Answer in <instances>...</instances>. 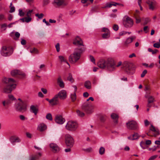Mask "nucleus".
Instances as JSON below:
<instances>
[{"label":"nucleus","mask_w":160,"mask_h":160,"mask_svg":"<svg viewBox=\"0 0 160 160\" xmlns=\"http://www.w3.org/2000/svg\"><path fill=\"white\" fill-rule=\"evenodd\" d=\"M98 67L101 68H105L109 72L115 70V62L112 58H108L106 60L101 59L98 63Z\"/></svg>","instance_id":"1"},{"label":"nucleus","mask_w":160,"mask_h":160,"mask_svg":"<svg viewBox=\"0 0 160 160\" xmlns=\"http://www.w3.org/2000/svg\"><path fill=\"white\" fill-rule=\"evenodd\" d=\"M3 83L6 84V86L3 89V92L6 93H10L14 89L16 86V81L12 78H4L3 80Z\"/></svg>","instance_id":"2"},{"label":"nucleus","mask_w":160,"mask_h":160,"mask_svg":"<svg viewBox=\"0 0 160 160\" xmlns=\"http://www.w3.org/2000/svg\"><path fill=\"white\" fill-rule=\"evenodd\" d=\"M85 50V48L84 47L76 48L73 53L69 56V60L70 62L72 63L76 62L80 59L81 54Z\"/></svg>","instance_id":"3"},{"label":"nucleus","mask_w":160,"mask_h":160,"mask_svg":"<svg viewBox=\"0 0 160 160\" xmlns=\"http://www.w3.org/2000/svg\"><path fill=\"white\" fill-rule=\"evenodd\" d=\"M125 71L128 74H132L134 72L135 68L134 66L131 63L125 62L122 65Z\"/></svg>","instance_id":"4"},{"label":"nucleus","mask_w":160,"mask_h":160,"mask_svg":"<svg viewBox=\"0 0 160 160\" xmlns=\"http://www.w3.org/2000/svg\"><path fill=\"white\" fill-rule=\"evenodd\" d=\"M15 108L18 111L23 112L26 110V105L24 102L21 101V102L15 104Z\"/></svg>","instance_id":"5"},{"label":"nucleus","mask_w":160,"mask_h":160,"mask_svg":"<svg viewBox=\"0 0 160 160\" xmlns=\"http://www.w3.org/2000/svg\"><path fill=\"white\" fill-rule=\"evenodd\" d=\"M65 127L68 130L73 131L77 129L78 124L76 122L70 121L68 122Z\"/></svg>","instance_id":"6"},{"label":"nucleus","mask_w":160,"mask_h":160,"mask_svg":"<svg viewBox=\"0 0 160 160\" xmlns=\"http://www.w3.org/2000/svg\"><path fill=\"white\" fill-rule=\"evenodd\" d=\"M13 52L12 48L10 47L3 46L1 51V53L4 56H8L11 55Z\"/></svg>","instance_id":"7"},{"label":"nucleus","mask_w":160,"mask_h":160,"mask_svg":"<svg viewBox=\"0 0 160 160\" xmlns=\"http://www.w3.org/2000/svg\"><path fill=\"white\" fill-rule=\"evenodd\" d=\"M65 143L66 145L70 148L72 147L74 144V141L71 136L67 134L65 137Z\"/></svg>","instance_id":"8"},{"label":"nucleus","mask_w":160,"mask_h":160,"mask_svg":"<svg viewBox=\"0 0 160 160\" xmlns=\"http://www.w3.org/2000/svg\"><path fill=\"white\" fill-rule=\"evenodd\" d=\"M123 24L125 27L130 28L132 26L133 22L131 18L128 16H126L123 21Z\"/></svg>","instance_id":"9"},{"label":"nucleus","mask_w":160,"mask_h":160,"mask_svg":"<svg viewBox=\"0 0 160 160\" xmlns=\"http://www.w3.org/2000/svg\"><path fill=\"white\" fill-rule=\"evenodd\" d=\"M146 134L149 136H154L156 137L159 134V132L152 125H151V127L150 128V130L148 132L146 133Z\"/></svg>","instance_id":"10"},{"label":"nucleus","mask_w":160,"mask_h":160,"mask_svg":"<svg viewBox=\"0 0 160 160\" xmlns=\"http://www.w3.org/2000/svg\"><path fill=\"white\" fill-rule=\"evenodd\" d=\"M126 125L128 128L129 129L135 130L137 128V124L135 121H129L126 123Z\"/></svg>","instance_id":"11"},{"label":"nucleus","mask_w":160,"mask_h":160,"mask_svg":"<svg viewBox=\"0 0 160 160\" xmlns=\"http://www.w3.org/2000/svg\"><path fill=\"white\" fill-rule=\"evenodd\" d=\"M147 3L148 5L150 10L153 11L156 8L157 3L155 0H148L147 1Z\"/></svg>","instance_id":"12"},{"label":"nucleus","mask_w":160,"mask_h":160,"mask_svg":"<svg viewBox=\"0 0 160 160\" xmlns=\"http://www.w3.org/2000/svg\"><path fill=\"white\" fill-rule=\"evenodd\" d=\"M53 5L56 7L61 6H66L67 5V3L65 2V0H54Z\"/></svg>","instance_id":"13"},{"label":"nucleus","mask_w":160,"mask_h":160,"mask_svg":"<svg viewBox=\"0 0 160 160\" xmlns=\"http://www.w3.org/2000/svg\"><path fill=\"white\" fill-rule=\"evenodd\" d=\"M11 74L12 76L14 77H16L19 75L22 78H24L26 76V74L18 70H14L12 71L11 72Z\"/></svg>","instance_id":"14"},{"label":"nucleus","mask_w":160,"mask_h":160,"mask_svg":"<svg viewBox=\"0 0 160 160\" xmlns=\"http://www.w3.org/2000/svg\"><path fill=\"white\" fill-rule=\"evenodd\" d=\"M56 95L57 96L58 98H59L61 99H65L67 97L66 92L64 90H61Z\"/></svg>","instance_id":"15"},{"label":"nucleus","mask_w":160,"mask_h":160,"mask_svg":"<svg viewBox=\"0 0 160 160\" xmlns=\"http://www.w3.org/2000/svg\"><path fill=\"white\" fill-rule=\"evenodd\" d=\"M74 44L77 46H84L83 44L82 41L81 39L78 36L74 40L73 42Z\"/></svg>","instance_id":"16"},{"label":"nucleus","mask_w":160,"mask_h":160,"mask_svg":"<svg viewBox=\"0 0 160 160\" xmlns=\"http://www.w3.org/2000/svg\"><path fill=\"white\" fill-rule=\"evenodd\" d=\"M56 122L59 124H62L65 122V119L61 116H57L55 119Z\"/></svg>","instance_id":"17"},{"label":"nucleus","mask_w":160,"mask_h":160,"mask_svg":"<svg viewBox=\"0 0 160 160\" xmlns=\"http://www.w3.org/2000/svg\"><path fill=\"white\" fill-rule=\"evenodd\" d=\"M50 147L52 151L54 152H57L59 151L60 149L57 144L52 143L50 144Z\"/></svg>","instance_id":"18"},{"label":"nucleus","mask_w":160,"mask_h":160,"mask_svg":"<svg viewBox=\"0 0 160 160\" xmlns=\"http://www.w3.org/2000/svg\"><path fill=\"white\" fill-rule=\"evenodd\" d=\"M135 36H132L131 37L128 38L124 42V45L125 47H127L128 45L132 42L134 39H135Z\"/></svg>","instance_id":"19"},{"label":"nucleus","mask_w":160,"mask_h":160,"mask_svg":"<svg viewBox=\"0 0 160 160\" xmlns=\"http://www.w3.org/2000/svg\"><path fill=\"white\" fill-rule=\"evenodd\" d=\"M57 82L59 86L62 88L64 87V83L61 76H59L57 79Z\"/></svg>","instance_id":"20"},{"label":"nucleus","mask_w":160,"mask_h":160,"mask_svg":"<svg viewBox=\"0 0 160 160\" xmlns=\"http://www.w3.org/2000/svg\"><path fill=\"white\" fill-rule=\"evenodd\" d=\"M58 100L57 96L55 95L52 98L50 99V104L52 106L56 105L58 104Z\"/></svg>","instance_id":"21"},{"label":"nucleus","mask_w":160,"mask_h":160,"mask_svg":"<svg viewBox=\"0 0 160 160\" xmlns=\"http://www.w3.org/2000/svg\"><path fill=\"white\" fill-rule=\"evenodd\" d=\"M33 11V10H29L26 13V18H27L26 21L28 22H30L32 20L31 15Z\"/></svg>","instance_id":"22"},{"label":"nucleus","mask_w":160,"mask_h":160,"mask_svg":"<svg viewBox=\"0 0 160 160\" xmlns=\"http://www.w3.org/2000/svg\"><path fill=\"white\" fill-rule=\"evenodd\" d=\"M10 140L12 143L15 142H18L21 141L20 139L18 137L15 136L11 137L10 139Z\"/></svg>","instance_id":"23"},{"label":"nucleus","mask_w":160,"mask_h":160,"mask_svg":"<svg viewBox=\"0 0 160 160\" xmlns=\"http://www.w3.org/2000/svg\"><path fill=\"white\" fill-rule=\"evenodd\" d=\"M82 108L88 113H89L92 112L91 108L88 105L85 104L83 105Z\"/></svg>","instance_id":"24"},{"label":"nucleus","mask_w":160,"mask_h":160,"mask_svg":"<svg viewBox=\"0 0 160 160\" xmlns=\"http://www.w3.org/2000/svg\"><path fill=\"white\" fill-rule=\"evenodd\" d=\"M112 118L113 120L115 123H117L118 122V116L116 113H112L111 115Z\"/></svg>","instance_id":"25"},{"label":"nucleus","mask_w":160,"mask_h":160,"mask_svg":"<svg viewBox=\"0 0 160 160\" xmlns=\"http://www.w3.org/2000/svg\"><path fill=\"white\" fill-rule=\"evenodd\" d=\"M10 36L12 37L14 39L16 40L19 37L20 34L18 32H16L15 33L12 32L10 34Z\"/></svg>","instance_id":"26"},{"label":"nucleus","mask_w":160,"mask_h":160,"mask_svg":"<svg viewBox=\"0 0 160 160\" xmlns=\"http://www.w3.org/2000/svg\"><path fill=\"white\" fill-rule=\"evenodd\" d=\"M38 128L40 131H43L46 129L47 126L44 123H41L38 126Z\"/></svg>","instance_id":"27"},{"label":"nucleus","mask_w":160,"mask_h":160,"mask_svg":"<svg viewBox=\"0 0 160 160\" xmlns=\"http://www.w3.org/2000/svg\"><path fill=\"white\" fill-rule=\"evenodd\" d=\"M117 5H121L122 6V4H120L118 3H115V2H113L112 3H107L106 4V6H105V8H110L112 7V6H116Z\"/></svg>","instance_id":"28"},{"label":"nucleus","mask_w":160,"mask_h":160,"mask_svg":"<svg viewBox=\"0 0 160 160\" xmlns=\"http://www.w3.org/2000/svg\"><path fill=\"white\" fill-rule=\"evenodd\" d=\"M138 138V135L137 133H135L133 135L128 137V138L131 140H134L137 139Z\"/></svg>","instance_id":"29"},{"label":"nucleus","mask_w":160,"mask_h":160,"mask_svg":"<svg viewBox=\"0 0 160 160\" xmlns=\"http://www.w3.org/2000/svg\"><path fill=\"white\" fill-rule=\"evenodd\" d=\"M30 109L31 111L34 113L35 115H36L38 112V109L37 107L34 105H32L30 107Z\"/></svg>","instance_id":"30"},{"label":"nucleus","mask_w":160,"mask_h":160,"mask_svg":"<svg viewBox=\"0 0 160 160\" xmlns=\"http://www.w3.org/2000/svg\"><path fill=\"white\" fill-rule=\"evenodd\" d=\"M84 86L88 89H90L91 87V84L90 81H86L84 83Z\"/></svg>","instance_id":"31"},{"label":"nucleus","mask_w":160,"mask_h":160,"mask_svg":"<svg viewBox=\"0 0 160 160\" xmlns=\"http://www.w3.org/2000/svg\"><path fill=\"white\" fill-rule=\"evenodd\" d=\"M42 155V153L41 152H39L38 153L37 155L33 156L31 157L30 160H37L38 159L39 157H40Z\"/></svg>","instance_id":"32"},{"label":"nucleus","mask_w":160,"mask_h":160,"mask_svg":"<svg viewBox=\"0 0 160 160\" xmlns=\"http://www.w3.org/2000/svg\"><path fill=\"white\" fill-rule=\"evenodd\" d=\"M58 58L61 62H66L69 65L68 63V62L67 60L64 57L62 56H59Z\"/></svg>","instance_id":"33"},{"label":"nucleus","mask_w":160,"mask_h":160,"mask_svg":"<svg viewBox=\"0 0 160 160\" xmlns=\"http://www.w3.org/2000/svg\"><path fill=\"white\" fill-rule=\"evenodd\" d=\"M110 35V32L104 33L102 35V37L103 39H107L108 38Z\"/></svg>","instance_id":"34"},{"label":"nucleus","mask_w":160,"mask_h":160,"mask_svg":"<svg viewBox=\"0 0 160 160\" xmlns=\"http://www.w3.org/2000/svg\"><path fill=\"white\" fill-rule=\"evenodd\" d=\"M70 97L72 101H74L76 98V95L75 92L72 93L70 95Z\"/></svg>","instance_id":"35"},{"label":"nucleus","mask_w":160,"mask_h":160,"mask_svg":"<svg viewBox=\"0 0 160 160\" xmlns=\"http://www.w3.org/2000/svg\"><path fill=\"white\" fill-rule=\"evenodd\" d=\"M11 101L9 99H7L6 101H3L2 102L3 105L4 106L8 105L11 103Z\"/></svg>","instance_id":"36"},{"label":"nucleus","mask_w":160,"mask_h":160,"mask_svg":"<svg viewBox=\"0 0 160 160\" xmlns=\"http://www.w3.org/2000/svg\"><path fill=\"white\" fill-rule=\"evenodd\" d=\"M148 51L149 52H152V54H154L157 53V52H158V50L157 49H155L153 50L150 48H148Z\"/></svg>","instance_id":"37"},{"label":"nucleus","mask_w":160,"mask_h":160,"mask_svg":"<svg viewBox=\"0 0 160 160\" xmlns=\"http://www.w3.org/2000/svg\"><path fill=\"white\" fill-rule=\"evenodd\" d=\"M30 52L31 53H34L35 54H38L39 53V52L38 50L35 48H34L32 49H31Z\"/></svg>","instance_id":"38"},{"label":"nucleus","mask_w":160,"mask_h":160,"mask_svg":"<svg viewBox=\"0 0 160 160\" xmlns=\"http://www.w3.org/2000/svg\"><path fill=\"white\" fill-rule=\"evenodd\" d=\"M135 18L136 20V22L137 23H138L140 22L141 19L139 15H136Z\"/></svg>","instance_id":"39"},{"label":"nucleus","mask_w":160,"mask_h":160,"mask_svg":"<svg viewBox=\"0 0 160 160\" xmlns=\"http://www.w3.org/2000/svg\"><path fill=\"white\" fill-rule=\"evenodd\" d=\"M105 152V148L103 147H101L99 150V153L100 155H102Z\"/></svg>","instance_id":"40"},{"label":"nucleus","mask_w":160,"mask_h":160,"mask_svg":"<svg viewBox=\"0 0 160 160\" xmlns=\"http://www.w3.org/2000/svg\"><path fill=\"white\" fill-rule=\"evenodd\" d=\"M68 80L72 82H74V79L72 77V75L71 73L69 74V76L67 78Z\"/></svg>","instance_id":"41"},{"label":"nucleus","mask_w":160,"mask_h":160,"mask_svg":"<svg viewBox=\"0 0 160 160\" xmlns=\"http://www.w3.org/2000/svg\"><path fill=\"white\" fill-rule=\"evenodd\" d=\"M146 97L148 98V97L146 96ZM154 99L151 96H149L148 97V102L149 103H152L154 102Z\"/></svg>","instance_id":"42"},{"label":"nucleus","mask_w":160,"mask_h":160,"mask_svg":"<svg viewBox=\"0 0 160 160\" xmlns=\"http://www.w3.org/2000/svg\"><path fill=\"white\" fill-rule=\"evenodd\" d=\"M145 142L144 141H141L140 143V145L143 149H145L146 148Z\"/></svg>","instance_id":"43"},{"label":"nucleus","mask_w":160,"mask_h":160,"mask_svg":"<svg viewBox=\"0 0 160 160\" xmlns=\"http://www.w3.org/2000/svg\"><path fill=\"white\" fill-rule=\"evenodd\" d=\"M12 3H11L10 6V11H9V12L12 13L14 12L15 11V8L14 6H12Z\"/></svg>","instance_id":"44"},{"label":"nucleus","mask_w":160,"mask_h":160,"mask_svg":"<svg viewBox=\"0 0 160 160\" xmlns=\"http://www.w3.org/2000/svg\"><path fill=\"white\" fill-rule=\"evenodd\" d=\"M46 118L47 119L50 120H52V118L51 114L50 113H48L46 116Z\"/></svg>","instance_id":"45"},{"label":"nucleus","mask_w":160,"mask_h":160,"mask_svg":"<svg viewBox=\"0 0 160 160\" xmlns=\"http://www.w3.org/2000/svg\"><path fill=\"white\" fill-rule=\"evenodd\" d=\"M143 20L144 21V25H146L150 21V19L149 18H144Z\"/></svg>","instance_id":"46"},{"label":"nucleus","mask_w":160,"mask_h":160,"mask_svg":"<svg viewBox=\"0 0 160 160\" xmlns=\"http://www.w3.org/2000/svg\"><path fill=\"white\" fill-rule=\"evenodd\" d=\"M78 115L81 117L84 116V114L83 112H81L80 111L78 110L77 111Z\"/></svg>","instance_id":"47"},{"label":"nucleus","mask_w":160,"mask_h":160,"mask_svg":"<svg viewBox=\"0 0 160 160\" xmlns=\"http://www.w3.org/2000/svg\"><path fill=\"white\" fill-rule=\"evenodd\" d=\"M18 14L21 17H22L24 15L25 13L24 12H23V11L21 9H19Z\"/></svg>","instance_id":"48"},{"label":"nucleus","mask_w":160,"mask_h":160,"mask_svg":"<svg viewBox=\"0 0 160 160\" xmlns=\"http://www.w3.org/2000/svg\"><path fill=\"white\" fill-rule=\"evenodd\" d=\"M55 48H56L57 51L58 52H59L60 50V44L59 43H58L56 44L55 45Z\"/></svg>","instance_id":"49"},{"label":"nucleus","mask_w":160,"mask_h":160,"mask_svg":"<svg viewBox=\"0 0 160 160\" xmlns=\"http://www.w3.org/2000/svg\"><path fill=\"white\" fill-rule=\"evenodd\" d=\"M43 16H44V15L42 13H41L40 14H38L37 13L35 14V16L38 17V18L39 19L42 18H43Z\"/></svg>","instance_id":"50"},{"label":"nucleus","mask_w":160,"mask_h":160,"mask_svg":"<svg viewBox=\"0 0 160 160\" xmlns=\"http://www.w3.org/2000/svg\"><path fill=\"white\" fill-rule=\"evenodd\" d=\"M102 32H105V33L110 32L109 30L106 28H103L102 29Z\"/></svg>","instance_id":"51"},{"label":"nucleus","mask_w":160,"mask_h":160,"mask_svg":"<svg viewBox=\"0 0 160 160\" xmlns=\"http://www.w3.org/2000/svg\"><path fill=\"white\" fill-rule=\"evenodd\" d=\"M112 28L115 31H117L118 30L119 28V27L118 25L115 24L113 25Z\"/></svg>","instance_id":"52"},{"label":"nucleus","mask_w":160,"mask_h":160,"mask_svg":"<svg viewBox=\"0 0 160 160\" xmlns=\"http://www.w3.org/2000/svg\"><path fill=\"white\" fill-rule=\"evenodd\" d=\"M106 118V116H101L100 118V120L102 122H104Z\"/></svg>","instance_id":"53"},{"label":"nucleus","mask_w":160,"mask_h":160,"mask_svg":"<svg viewBox=\"0 0 160 160\" xmlns=\"http://www.w3.org/2000/svg\"><path fill=\"white\" fill-rule=\"evenodd\" d=\"M147 71L146 70H144L141 75V77L142 78H143L144 77L146 74L147 73Z\"/></svg>","instance_id":"54"},{"label":"nucleus","mask_w":160,"mask_h":160,"mask_svg":"<svg viewBox=\"0 0 160 160\" xmlns=\"http://www.w3.org/2000/svg\"><path fill=\"white\" fill-rule=\"evenodd\" d=\"M85 151L88 152H91L93 151V149L91 148H89L86 149Z\"/></svg>","instance_id":"55"},{"label":"nucleus","mask_w":160,"mask_h":160,"mask_svg":"<svg viewBox=\"0 0 160 160\" xmlns=\"http://www.w3.org/2000/svg\"><path fill=\"white\" fill-rule=\"evenodd\" d=\"M127 32L124 31H122L119 32V35L121 36L125 35L127 33Z\"/></svg>","instance_id":"56"},{"label":"nucleus","mask_w":160,"mask_h":160,"mask_svg":"<svg viewBox=\"0 0 160 160\" xmlns=\"http://www.w3.org/2000/svg\"><path fill=\"white\" fill-rule=\"evenodd\" d=\"M19 118L20 119L23 121H24L25 120L27 119V118L25 117L23 115H20L19 116Z\"/></svg>","instance_id":"57"},{"label":"nucleus","mask_w":160,"mask_h":160,"mask_svg":"<svg viewBox=\"0 0 160 160\" xmlns=\"http://www.w3.org/2000/svg\"><path fill=\"white\" fill-rule=\"evenodd\" d=\"M8 97L10 100H13L15 99V98H14L13 96L12 95L9 94L8 95Z\"/></svg>","instance_id":"58"},{"label":"nucleus","mask_w":160,"mask_h":160,"mask_svg":"<svg viewBox=\"0 0 160 160\" xmlns=\"http://www.w3.org/2000/svg\"><path fill=\"white\" fill-rule=\"evenodd\" d=\"M5 19V17L4 15L3 14H0V20H2Z\"/></svg>","instance_id":"59"},{"label":"nucleus","mask_w":160,"mask_h":160,"mask_svg":"<svg viewBox=\"0 0 160 160\" xmlns=\"http://www.w3.org/2000/svg\"><path fill=\"white\" fill-rule=\"evenodd\" d=\"M90 59L91 62H92L94 63H95V59L92 56H90Z\"/></svg>","instance_id":"60"},{"label":"nucleus","mask_w":160,"mask_h":160,"mask_svg":"<svg viewBox=\"0 0 160 160\" xmlns=\"http://www.w3.org/2000/svg\"><path fill=\"white\" fill-rule=\"evenodd\" d=\"M49 0H43V4L45 5H48L49 3Z\"/></svg>","instance_id":"61"},{"label":"nucleus","mask_w":160,"mask_h":160,"mask_svg":"<svg viewBox=\"0 0 160 160\" xmlns=\"http://www.w3.org/2000/svg\"><path fill=\"white\" fill-rule=\"evenodd\" d=\"M153 46L155 48H160L159 43H155L153 44Z\"/></svg>","instance_id":"62"},{"label":"nucleus","mask_w":160,"mask_h":160,"mask_svg":"<svg viewBox=\"0 0 160 160\" xmlns=\"http://www.w3.org/2000/svg\"><path fill=\"white\" fill-rule=\"evenodd\" d=\"M26 43V40L24 39H21V44L22 45H25Z\"/></svg>","instance_id":"63"},{"label":"nucleus","mask_w":160,"mask_h":160,"mask_svg":"<svg viewBox=\"0 0 160 160\" xmlns=\"http://www.w3.org/2000/svg\"><path fill=\"white\" fill-rule=\"evenodd\" d=\"M157 157V156H153L150 157L148 160H153L155 159Z\"/></svg>","instance_id":"64"}]
</instances>
